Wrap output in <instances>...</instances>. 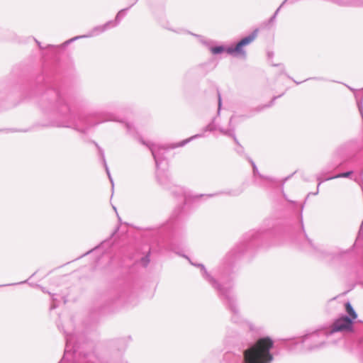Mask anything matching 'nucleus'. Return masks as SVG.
Masks as SVG:
<instances>
[{
    "mask_svg": "<svg viewBox=\"0 0 363 363\" xmlns=\"http://www.w3.org/2000/svg\"><path fill=\"white\" fill-rule=\"evenodd\" d=\"M224 50V48L222 46L214 47L211 49V51L213 54H218L222 52Z\"/></svg>",
    "mask_w": 363,
    "mask_h": 363,
    "instance_id": "39448f33",
    "label": "nucleus"
},
{
    "mask_svg": "<svg viewBox=\"0 0 363 363\" xmlns=\"http://www.w3.org/2000/svg\"><path fill=\"white\" fill-rule=\"evenodd\" d=\"M273 346L274 342L270 337L259 339L251 347L245 350V363H270L273 359L270 353Z\"/></svg>",
    "mask_w": 363,
    "mask_h": 363,
    "instance_id": "f257e3e1",
    "label": "nucleus"
},
{
    "mask_svg": "<svg viewBox=\"0 0 363 363\" xmlns=\"http://www.w3.org/2000/svg\"><path fill=\"white\" fill-rule=\"evenodd\" d=\"M259 30H255L250 35L242 38L235 48H229L227 50V52L233 55L235 57H244L246 56V51L244 50V47L250 44L257 37Z\"/></svg>",
    "mask_w": 363,
    "mask_h": 363,
    "instance_id": "f03ea898",
    "label": "nucleus"
},
{
    "mask_svg": "<svg viewBox=\"0 0 363 363\" xmlns=\"http://www.w3.org/2000/svg\"><path fill=\"white\" fill-rule=\"evenodd\" d=\"M350 174H351L350 172H346V173L340 174H338L336 177H335V178H339V177H348Z\"/></svg>",
    "mask_w": 363,
    "mask_h": 363,
    "instance_id": "423d86ee",
    "label": "nucleus"
},
{
    "mask_svg": "<svg viewBox=\"0 0 363 363\" xmlns=\"http://www.w3.org/2000/svg\"><path fill=\"white\" fill-rule=\"evenodd\" d=\"M353 322L351 318L347 316H342L333 323L331 327V332H342V331H352Z\"/></svg>",
    "mask_w": 363,
    "mask_h": 363,
    "instance_id": "7ed1b4c3",
    "label": "nucleus"
},
{
    "mask_svg": "<svg viewBox=\"0 0 363 363\" xmlns=\"http://www.w3.org/2000/svg\"><path fill=\"white\" fill-rule=\"evenodd\" d=\"M345 311L348 314V318H351L352 321L356 320L358 317L357 313L354 311V308L350 302H347L345 304Z\"/></svg>",
    "mask_w": 363,
    "mask_h": 363,
    "instance_id": "20e7f679",
    "label": "nucleus"
}]
</instances>
